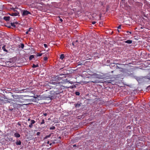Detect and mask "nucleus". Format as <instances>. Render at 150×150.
Listing matches in <instances>:
<instances>
[{
  "label": "nucleus",
  "instance_id": "f257e3e1",
  "mask_svg": "<svg viewBox=\"0 0 150 150\" xmlns=\"http://www.w3.org/2000/svg\"><path fill=\"white\" fill-rule=\"evenodd\" d=\"M61 79V77L56 76L52 79V81L50 82V84L57 85L58 84H64L68 82L67 79L64 80Z\"/></svg>",
  "mask_w": 150,
  "mask_h": 150
},
{
  "label": "nucleus",
  "instance_id": "f03ea898",
  "mask_svg": "<svg viewBox=\"0 0 150 150\" xmlns=\"http://www.w3.org/2000/svg\"><path fill=\"white\" fill-rule=\"evenodd\" d=\"M57 89H58V90H55L54 91V92L53 93L54 95L59 94L60 93H62L63 92V91L61 88H56Z\"/></svg>",
  "mask_w": 150,
  "mask_h": 150
},
{
  "label": "nucleus",
  "instance_id": "7ed1b4c3",
  "mask_svg": "<svg viewBox=\"0 0 150 150\" xmlns=\"http://www.w3.org/2000/svg\"><path fill=\"white\" fill-rule=\"evenodd\" d=\"M12 9H13L14 12V13H9V14L10 15L13 16H18L19 15V13L18 11H17L16 10H15V9L13 8Z\"/></svg>",
  "mask_w": 150,
  "mask_h": 150
},
{
  "label": "nucleus",
  "instance_id": "20e7f679",
  "mask_svg": "<svg viewBox=\"0 0 150 150\" xmlns=\"http://www.w3.org/2000/svg\"><path fill=\"white\" fill-rule=\"evenodd\" d=\"M28 14H31L30 12L27 10H24L23 12L22 15V16H24Z\"/></svg>",
  "mask_w": 150,
  "mask_h": 150
},
{
  "label": "nucleus",
  "instance_id": "39448f33",
  "mask_svg": "<svg viewBox=\"0 0 150 150\" xmlns=\"http://www.w3.org/2000/svg\"><path fill=\"white\" fill-rule=\"evenodd\" d=\"M72 45L74 47H76L78 45V40H76L75 41L73 42L72 43Z\"/></svg>",
  "mask_w": 150,
  "mask_h": 150
},
{
  "label": "nucleus",
  "instance_id": "423d86ee",
  "mask_svg": "<svg viewBox=\"0 0 150 150\" xmlns=\"http://www.w3.org/2000/svg\"><path fill=\"white\" fill-rule=\"evenodd\" d=\"M35 121L33 120H31V123L29 125V127L30 128H32L33 127V124L35 123Z\"/></svg>",
  "mask_w": 150,
  "mask_h": 150
},
{
  "label": "nucleus",
  "instance_id": "0eeeda50",
  "mask_svg": "<svg viewBox=\"0 0 150 150\" xmlns=\"http://www.w3.org/2000/svg\"><path fill=\"white\" fill-rule=\"evenodd\" d=\"M82 104L81 103L79 102L76 103H75L74 105L76 108H79L82 105Z\"/></svg>",
  "mask_w": 150,
  "mask_h": 150
},
{
  "label": "nucleus",
  "instance_id": "6e6552de",
  "mask_svg": "<svg viewBox=\"0 0 150 150\" xmlns=\"http://www.w3.org/2000/svg\"><path fill=\"white\" fill-rule=\"evenodd\" d=\"M10 17V16H4V19L6 21H9Z\"/></svg>",
  "mask_w": 150,
  "mask_h": 150
},
{
  "label": "nucleus",
  "instance_id": "1a4fd4ad",
  "mask_svg": "<svg viewBox=\"0 0 150 150\" xmlns=\"http://www.w3.org/2000/svg\"><path fill=\"white\" fill-rule=\"evenodd\" d=\"M46 88H47L48 89H51L52 88H53L54 87H53L52 86H51L50 85H47L46 86Z\"/></svg>",
  "mask_w": 150,
  "mask_h": 150
},
{
  "label": "nucleus",
  "instance_id": "9d476101",
  "mask_svg": "<svg viewBox=\"0 0 150 150\" xmlns=\"http://www.w3.org/2000/svg\"><path fill=\"white\" fill-rule=\"evenodd\" d=\"M14 136L15 137L17 138H19L20 137V135L17 132L15 133L14 134Z\"/></svg>",
  "mask_w": 150,
  "mask_h": 150
},
{
  "label": "nucleus",
  "instance_id": "9b49d317",
  "mask_svg": "<svg viewBox=\"0 0 150 150\" xmlns=\"http://www.w3.org/2000/svg\"><path fill=\"white\" fill-rule=\"evenodd\" d=\"M65 88H74L76 87V86L75 85H72L71 86H70L69 87H67V86H65L64 87Z\"/></svg>",
  "mask_w": 150,
  "mask_h": 150
},
{
  "label": "nucleus",
  "instance_id": "f8f14e48",
  "mask_svg": "<svg viewBox=\"0 0 150 150\" xmlns=\"http://www.w3.org/2000/svg\"><path fill=\"white\" fill-rule=\"evenodd\" d=\"M125 43L128 44H131L132 43V41L130 40H128L124 42Z\"/></svg>",
  "mask_w": 150,
  "mask_h": 150
},
{
  "label": "nucleus",
  "instance_id": "ddd939ff",
  "mask_svg": "<svg viewBox=\"0 0 150 150\" xmlns=\"http://www.w3.org/2000/svg\"><path fill=\"white\" fill-rule=\"evenodd\" d=\"M91 82L94 83H100V81L98 80H93L91 81Z\"/></svg>",
  "mask_w": 150,
  "mask_h": 150
},
{
  "label": "nucleus",
  "instance_id": "4468645a",
  "mask_svg": "<svg viewBox=\"0 0 150 150\" xmlns=\"http://www.w3.org/2000/svg\"><path fill=\"white\" fill-rule=\"evenodd\" d=\"M5 45H3V46L2 47V49L4 50V51L6 52H7V50L5 48Z\"/></svg>",
  "mask_w": 150,
  "mask_h": 150
},
{
  "label": "nucleus",
  "instance_id": "2eb2a0df",
  "mask_svg": "<svg viewBox=\"0 0 150 150\" xmlns=\"http://www.w3.org/2000/svg\"><path fill=\"white\" fill-rule=\"evenodd\" d=\"M34 58V55H31L29 57V60H32L33 58Z\"/></svg>",
  "mask_w": 150,
  "mask_h": 150
},
{
  "label": "nucleus",
  "instance_id": "dca6fc26",
  "mask_svg": "<svg viewBox=\"0 0 150 150\" xmlns=\"http://www.w3.org/2000/svg\"><path fill=\"white\" fill-rule=\"evenodd\" d=\"M16 144L17 145H21V142L20 140L17 141L16 142Z\"/></svg>",
  "mask_w": 150,
  "mask_h": 150
},
{
  "label": "nucleus",
  "instance_id": "f3484780",
  "mask_svg": "<svg viewBox=\"0 0 150 150\" xmlns=\"http://www.w3.org/2000/svg\"><path fill=\"white\" fill-rule=\"evenodd\" d=\"M64 58V55L63 54H62L60 55V59H63Z\"/></svg>",
  "mask_w": 150,
  "mask_h": 150
},
{
  "label": "nucleus",
  "instance_id": "a211bd4d",
  "mask_svg": "<svg viewBox=\"0 0 150 150\" xmlns=\"http://www.w3.org/2000/svg\"><path fill=\"white\" fill-rule=\"evenodd\" d=\"M11 63V62L10 61H6V65H7L8 66H11V65H9V64Z\"/></svg>",
  "mask_w": 150,
  "mask_h": 150
},
{
  "label": "nucleus",
  "instance_id": "6ab92c4d",
  "mask_svg": "<svg viewBox=\"0 0 150 150\" xmlns=\"http://www.w3.org/2000/svg\"><path fill=\"white\" fill-rule=\"evenodd\" d=\"M51 134H49V135H47V136H46L44 138V139H47V138H48L49 137H51Z\"/></svg>",
  "mask_w": 150,
  "mask_h": 150
},
{
  "label": "nucleus",
  "instance_id": "aec40b11",
  "mask_svg": "<svg viewBox=\"0 0 150 150\" xmlns=\"http://www.w3.org/2000/svg\"><path fill=\"white\" fill-rule=\"evenodd\" d=\"M39 66H38V64H37V65H35L34 64H33V66H32V67L33 68H35V67H38Z\"/></svg>",
  "mask_w": 150,
  "mask_h": 150
},
{
  "label": "nucleus",
  "instance_id": "412c9836",
  "mask_svg": "<svg viewBox=\"0 0 150 150\" xmlns=\"http://www.w3.org/2000/svg\"><path fill=\"white\" fill-rule=\"evenodd\" d=\"M55 129V127L54 126H52V127H51L50 128V130H54Z\"/></svg>",
  "mask_w": 150,
  "mask_h": 150
},
{
  "label": "nucleus",
  "instance_id": "4be33fe9",
  "mask_svg": "<svg viewBox=\"0 0 150 150\" xmlns=\"http://www.w3.org/2000/svg\"><path fill=\"white\" fill-rule=\"evenodd\" d=\"M42 53H37V57H39L42 56Z\"/></svg>",
  "mask_w": 150,
  "mask_h": 150
},
{
  "label": "nucleus",
  "instance_id": "5701e85b",
  "mask_svg": "<svg viewBox=\"0 0 150 150\" xmlns=\"http://www.w3.org/2000/svg\"><path fill=\"white\" fill-rule=\"evenodd\" d=\"M11 26L12 27H15V25L14 24V23H11Z\"/></svg>",
  "mask_w": 150,
  "mask_h": 150
},
{
  "label": "nucleus",
  "instance_id": "b1692460",
  "mask_svg": "<svg viewBox=\"0 0 150 150\" xmlns=\"http://www.w3.org/2000/svg\"><path fill=\"white\" fill-rule=\"evenodd\" d=\"M21 47L22 49H23L24 48V44H21Z\"/></svg>",
  "mask_w": 150,
  "mask_h": 150
},
{
  "label": "nucleus",
  "instance_id": "393cba45",
  "mask_svg": "<svg viewBox=\"0 0 150 150\" xmlns=\"http://www.w3.org/2000/svg\"><path fill=\"white\" fill-rule=\"evenodd\" d=\"M45 123V121L44 119H42V122L41 123V125Z\"/></svg>",
  "mask_w": 150,
  "mask_h": 150
},
{
  "label": "nucleus",
  "instance_id": "a878e982",
  "mask_svg": "<svg viewBox=\"0 0 150 150\" xmlns=\"http://www.w3.org/2000/svg\"><path fill=\"white\" fill-rule=\"evenodd\" d=\"M47 57H44V59L45 61H46L47 60Z\"/></svg>",
  "mask_w": 150,
  "mask_h": 150
},
{
  "label": "nucleus",
  "instance_id": "bb28decb",
  "mask_svg": "<svg viewBox=\"0 0 150 150\" xmlns=\"http://www.w3.org/2000/svg\"><path fill=\"white\" fill-rule=\"evenodd\" d=\"M76 95L79 96L80 94V93L78 92H76Z\"/></svg>",
  "mask_w": 150,
  "mask_h": 150
},
{
  "label": "nucleus",
  "instance_id": "cd10ccee",
  "mask_svg": "<svg viewBox=\"0 0 150 150\" xmlns=\"http://www.w3.org/2000/svg\"><path fill=\"white\" fill-rule=\"evenodd\" d=\"M44 46L45 48H47V45L45 44H44Z\"/></svg>",
  "mask_w": 150,
  "mask_h": 150
},
{
  "label": "nucleus",
  "instance_id": "c85d7f7f",
  "mask_svg": "<svg viewBox=\"0 0 150 150\" xmlns=\"http://www.w3.org/2000/svg\"><path fill=\"white\" fill-rule=\"evenodd\" d=\"M40 132H38L36 133V135H39L40 134Z\"/></svg>",
  "mask_w": 150,
  "mask_h": 150
},
{
  "label": "nucleus",
  "instance_id": "c756f323",
  "mask_svg": "<svg viewBox=\"0 0 150 150\" xmlns=\"http://www.w3.org/2000/svg\"><path fill=\"white\" fill-rule=\"evenodd\" d=\"M101 5L103 6H104V3L103 2H101Z\"/></svg>",
  "mask_w": 150,
  "mask_h": 150
},
{
  "label": "nucleus",
  "instance_id": "7c9ffc66",
  "mask_svg": "<svg viewBox=\"0 0 150 150\" xmlns=\"http://www.w3.org/2000/svg\"><path fill=\"white\" fill-rule=\"evenodd\" d=\"M96 23V22L95 21H93L92 22V24H94Z\"/></svg>",
  "mask_w": 150,
  "mask_h": 150
},
{
  "label": "nucleus",
  "instance_id": "2f4dec72",
  "mask_svg": "<svg viewBox=\"0 0 150 150\" xmlns=\"http://www.w3.org/2000/svg\"><path fill=\"white\" fill-rule=\"evenodd\" d=\"M6 102H4V104H5L6 103H10V101H8V100H6Z\"/></svg>",
  "mask_w": 150,
  "mask_h": 150
},
{
  "label": "nucleus",
  "instance_id": "473e14b6",
  "mask_svg": "<svg viewBox=\"0 0 150 150\" xmlns=\"http://www.w3.org/2000/svg\"><path fill=\"white\" fill-rule=\"evenodd\" d=\"M121 71V72H124V69H121V70H120Z\"/></svg>",
  "mask_w": 150,
  "mask_h": 150
},
{
  "label": "nucleus",
  "instance_id": "72a5a7b5",
  "mask_svg": "<svg viewBox=\"0 0 150 150\" xmlns=\"http://www.w3.org/2000/svg\"><path fill=\"white\" fill-rule=\"evenodd\" d=\"M117 28L118 29H121V25H119L118 27H117Z\"/></svg>",
  "mask_w": 150,
  "mask_h": 150
},
{
  "label": "nucleus",
  "instance_id": "f704fd0d",
  "mask_svg": "<svg viewBox=\"0 0 150 150\" xmlns=\"http://www.w3.org/2000/svg\"><path fill=\"white\" fill-rule=\"evenodd\" d=\"M18 124L20 126L21 125L20 123V122H18Z\"/></svg>",
  "mask_w": 150,
  "mask_h": 150
},
{
  "label": "nucleus",
  "instance_id": "c9c22d12",
  "mask_svg": "<svg viewBox=\"0 0 150 150\" xmlns=\"http://www.w3.org/2000/svg\"><path fill=\"white\" fill-rule=\"evenodd\" d=\"M26 100H31L32 101H33L34 100V99H26Z\"/></svg>",
  "mask_w": 150,
  "mask_h": 150
},
{
  "label": "nucleus",
  "instance_id": "e433bc0d",
  "mask_svg": "<svg viewBox=\"0 0 150 150\" xmlns=\"http://www.w3.org/2000/svg\"><path fill=\"white\" fill-rule=\"evenodd\" d=\"M59 18H60V17H59ZM59 21L61 22H62L63 21V20L62 19V18H59Z\"/></svg>",
  "mask_w": 150,
  "mask_h": 150
},
{
  "label": "nucleus",
  "instance_id": "4c0bfd02",
  "mask_svg": "<svg viewBox=\"0 0 150 150\" xmlns=\"http://www.w3.org/2000/svg\"><path fill=\"white\" fill-rule=\"evenodd\" d=\"M43 115L45 116H46L47 114L46 113H44L43 114Z\"/></svg>",
  "mask_w": 150,
  "mask_h": 150
},
{
  "label": "nucleus",
  "instance_id": "58836bf2",
  "mask_svg": "<svg viewBox=\"0 0 150 150\" xmlns=\"http://www.w3.org/2000/svg\"><path fill=\"white\" fill-rule=\"evenodd\" d=\"M127 33H129L130 34H132V32H129V31H127Z\"/></svg>",
  "mask_w": 150,
  "mask_h": 150
},
{
  "label": "nucleus",
  "instance_id": "ea45409f",
  "mask_svg": "<svg viewBox=\"0 0 150 150\" xmlns=\"http://www.w3.org/2000/svg\"><path fill=\"white\" fill-rule=\"evenodd\" d=\"M0 100L1 101H4L3 99L2 98H0Z\"/></svg>",
  "mask_w": 150,
  "mask_h": 150
},
{
  "label": "nucleus",
  "instance_id": "a19ab883",
  "mask_svg": "<svg viewBox=\"0 0 150 150\" xmlns=\"http://www.w3.org/2000/svg\"><path fill=\"white\" fill-rule=\"evenodd\" d=\"M31 29V28H30L27 31H28V32L30 31V29Z\"/></svg>",
  "mask_w": 150,
  "mask_h": 150
},
{
  "label": "nucleus",
  "instance_id": "79ce46f5",
  "mask_svg": "<svg viewBox=\"0 0 150 150\" xmlns=\"http://www.w3.org/2000/svg\"><path fill=\"white\" fill-rule=\"evenodd\" d=\"M28 31H27L26 32L25 34H28Z\"/></svg>",
  "mask_w": 150,
  "mask_h": 150
},
{
  "label": "nucleus",
  "instance_id": "37998d69",
  "mask_svg": "<svg viewBox=\"0 0 150 150\" xmlns=\"http://www.w3.org/2000/svg\"><path fill=\"white\" fill-rule=\"evenodd\" d=\"M47 144H49V143H50V142H49V141H48L47 142Z\"/></svg>",
  "mask_w": 150,
  "mask_h": 150
},
{
  "label": "nucleus",
  "instance_id": "c03bdc74",
  "mask_svg": "<svg viewBox=\"0 0 150 150\" xmlns=\"http://www.w3.org/2000/svg\"><path fill=\"white\" fill-rule=\"evenodd\" d=\"M116 67L117 68H119L120 69V68L119 67H118V66H117Z\"/></svg>",
  "mask_w": 150,
  "mask_h": 150
},
{
  "label": "nucleus",
  "instance_id": "a18cd8bd",
  "mask_svg": "<svg viewBox=\"0 0 150 150\" xmlns=\"http://www.w3.org/2000/svg\"><path fill=\"white\" fill-rule=\"evenodd\" d=\"M30 118H28V121H30Z\"/></svg>",
  "mask_w": 150,
  "mask_h": 150
},
{
  "label": "nucleus",
  "instance_id": "49530a36",
  "mask_svg": "<svg viewBox=\"0 0 150 150\" xmlns=\"http://www.w3.org/2000/svg\"><path fill=\"white\" fill-rule=\"evenodd\" d=\"M117 31H118V32H120V30H119V29H118Z\"/></svg>",
  "mask_w": 150,
  "mask_h": 150
},
{
  "label": "nucleus",
  "instance_id": "de8ad7c7",
  "mask_svg": "<svg viewBox=\"0 0 150 150\" xmlns=\"http://www.w3.org/2000/svg\"><path fill=\"white\" fill-rule=\"evenodd\" d=\"M148 88L150 89V85L148 87Z\"/></svg>",
  "mask_w": 150,
  "mask_h": 150
},
{
  "label": "nucleus",
  "instance_id": "09e8293b",
  "mask_svg": "<svg viewBox=\"0 0 150 150\" xmlns=\"http://www.w3.org/2000/svg\"><path fill=\"white\" fill-rule=\"evenodd\" d=\"M33 98H37V97H35V96H33Z\"/></svg>",
  "mask_w": 150,
  "mask_h": 150
},
{
  "label": "nucleus",
  "instance_id": "8fccbe9b",
  "mask_svg": "<svg viewBox=\"0 0 150 150\" xmlns=\"http://www.w3.org/2000/svg\"><path fill=\"white\" fill-rule=\"evenodd\" d=\"M141 28V29H143V27H141V28Z\"/></svg>",
  "mask_w": 150,
  "mask_h": 150
},
{
  "label": "nucleus",
  "instance_id": "3c124183",
  "mask_svg": "<svg viewBox=\"0 0 150 150\" xmlns=\"http://www.w3.org/2000/svg\"><path fill=\"white\" fill-rule=\"evenodd\" d=\"M52 145V143H50V145Z\"/></svg>",
  "mask_w": 150,
  "mask_h": 150
},
{
  "label": "nucleus",
  "instance_id": "603ef678",
  "mask_svg": "<svg viewBox=\"0 0 150 150\" xmlns=\"http://www.w3.org/2000/svg\"><path fill=\"white\" fill-rule=\"evenodd\" d=\"M69 83H71V84H72V82H69Z\"/></svg>",
  "mask_w": 150,
  "mask_h": 150
},
{
  "label": "nucleus",
  "instance_id": "864d4df0",
  "mask_svg": "<svg viewBox=\"0 0 150 150\" xmlns=\"http://www.w3.org/2000/svg\"><path fill=\"white\" fill-rule=\"evenodd\" d=\"M53 143H54V142H53Z\"/></svg>",
  "mask_w": 150,
  "mask_h": 150
},
{
  "label": "nucleus",
  "instance_id": "5fc2aeb1",
  "mask_svg": "<svg viewBox=\"0 0 150 150\" xmlns=\"http://www.w3.org/2000/svg\"><path fill=\"white\" fill-rule=\"evenodd\" d=\"M76 146V145H74L73 146Z\"/></svg>",
  "mask_w": 150,
  "mask_h": 150
}]
</instances>
